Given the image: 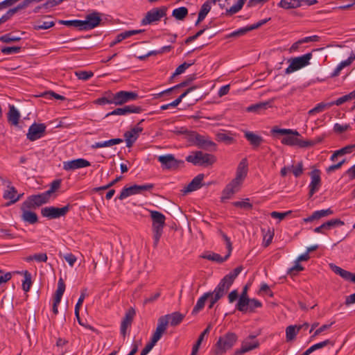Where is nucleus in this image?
<instances>
[{
  "label": "nucleus",
  "instance_id": "obj_1",
  "mask_svg": "<svg viewBox=\"0 0 355 355\" xmlns=\"http://www.w3.org/2000/svg\"><path fill=\"white\" fill-rule=\"evenodd\" d=\"M153 220L152 229L153 232V245L157 247L163 233L166 217L158 211H150Z\"/></svg>",
  "mask_w": 355,
  "mask_h": 355
},
{
  "label": "nucleus",
  "instance_id": "obj_2",
  "mask_svg": "<svg viewBox=\"0 0 355 355\" xmlns=\"http://www.w3.org/2000/svg\"><path fill=\"white\" fill-rule=\"evenodd\" d=\"M238 336L233 332H227L220 336L214 345V354L222 355L230 349L237 341Z\"/></svg>",
  "mask_w": 355,
  "mask_h": 355
},
{
  "label": "nucleus",
  "instance_id": "obj_3",
  "mask_svg": "<svg viewBox=\"0 0 355 355\" xmlns=\"http://www.w3.org/2000/svg\"><path fill=\"white\" fill-rule=\"evenodd\" d=\"M186 161L192 163L195 166L207 167L211 166L216 161L214 155L198 150L193 152L186 157Z\"/></svg>",
  "mask_w": 355,
  "mask_h": 355
},
{
  "label": "nucleus",
  "instance_id": "obj_4",
  "mask_svg": "<svg viewBox=\"0 0 355 355\" xmlns=\"http://www.w3.org/2000/svg\"><path fill=\"white\" fill-rule=\"evenodd\" d=\"M312 58V53H308L302 56L291 58L288 62L289 66L285 69V73L289 74L295 72L309 64V61Z\"/></svg>",
  "mask_w": 355,
  "mask_h": 355
},
{
  "label": "nucleus",
  "instance_id": "obj_5",
  "mask_svg": "<svg viewBox=\"0 0 355 355\" xmlns=\"http://www.w3.org/2000/svg\"><path fill=\"white\" fill-rule=\"evenodd\" d=\"M153 188H154L153 184H146L144 185L134 184L129 187H125L121 190L119 196H118L114 199V200L116 201L117 199H119L120 200H123L129 196L141 193L142 191H149Z\"/></svg>",
  "mask_w": 355,
  "mask_h": 355
},
{
  "label": "nucleus",
  "instance_id": "obj_6",
  "mask_svg": "<svg viewBox=\"0 0 355 355\" xmlns=\"http://www.w3.org/2000/svg\"><path fill=\"white\" fill-rule=\"evenodd\" d=\"M157 160L161 163L162 168L166 170H176L184 164L183 160L175 159L172 154L160 155Z\"/></svg>",
  "mask_w": 355,
  "mask_h": 355
},
{
  "label": "nucleus",
  "instance_id": "obj_7",
  "mask_svg": "<svg viewBox=\"0 0 355 355\" xmlns=\"http://www.w3.org/2000/svg\"><path fill=\"white\" fill-rule=\"evenodd\" d=\"M71 206L67 205L63 207H45L41 209V214L43 217L49 219H55L64 216L69 211Z\"/></svg>",
  "mask_w": 355,
  "mask_h": 355
},
{
  "label": "nucleus",
  "instance_id": "obj_8",
  "mask_svg": "<svg viewBox=\"0 0 355 355\" xmlns=\"http://www.w3.org/2000/svg\"><path fill=\"white\" fill-rule=\"evenodd\" d=\"M193 144L199 148L205 150H216V144L208 137L196 133L191 136Z\"/></svg>",
  "mask_w": 355,
  "mask_h": 355
},
{
  "label": "nucleus",
  "instance_id": "obj_9",
  "mask_svg": "<svg viewBox=\"0 0 355 355\" xmlns=\"http://www.w3.org/2000/svg\"><path fill=\"white\" fill-rule=\"evenodd\" d=\"M167 8L164 6L156 8L149 10L141 20L142 25L150 24L159 21L166 15Z\"/></svg>",
  "mask_w": 355,
  "mask_h": 355
},
{
  "label": "nucleus",
  "instance_id": "obj_10",
  "mask_svg": "<svg viewBox=\"0 0 355 355\" xmlns=\"http://www.w3.org/2000/svg\"><path fill=\"white\" fill-rule=\"evenodd\" d=\"M49 197L46 194L45 192L32 195L27 198V199L23 202L25 208H33L35 209L40 207L43 204L48 202Z\"/></svg>",
  "mask_w": 355,
  "mask_h": 355
},
{
  "label": "nucleus",
  "instance_id": "obj_11",
  "mask_svg": "<svg viewBox=\"0 0 355 355\" xmlns=\"http://www.w3.org/2000/svg\"><path fill=\"white\" fill-rule=\"evenodd\" d=\"M101 21V14L97 12H93L86 15L85 20H81L82 28H80V31L93 29L97 27Z\"/></svg>",
  "mask_w": 355,
  "mask_h": 355
},
{
  "label": "nucleus",
  "instance_id": "obj_12",
  "mask_svg": "<svg viewBox=\"0 0 355 355\" xmlns=\"http://www.w3.org/2000/svg\"><path fill=\"white\" fill-rule=\"evenodd\" d=\"M46 128L44 123H33L29 127L28 133L26 134L27 139L33 141L42 138L44 136Z\"/></svg>",
  "mask_w": 355,
  "mask_h": 355
},
{
  "label": "nucleus",
  "instance_id": "obj_13",
  "mask_svg": "<svg viewBox=\"0 0 355 355\" xmlns=\"http://www.w3.org/2000/svg\"><path fill=\"white\" fill-rule=\"evenodd\" d=\"M90 162L83 158H78L63 162V169L65 171H74L76 169L82 168L89 166Z\"/></svg>",
  "mask_w": 355,
  "mask_h": 355
},
{
  "label": "nucleus",
  "instance_id": "obj_14",
  "mask_svg": "<svg viewBox=\"0 0 355 355\" xmlns=\"http://www.w3.org/2000/svg\"><path fill=\"white\" fill-rule=\"evenodd\" d=\"M65 291V284L62 278H60L58 282V288L55 293L52 311L55 315L58 313V305L60 303L62 297Z\"/></svg>",
  "mask_w": 355,
  "mask_h": 355
},
{
  "label": "nucleus",
  "instance_id": "obj_15",
  "mask_svg": "<svg viewBox=\"0 0 355 355\" xmlns=\"http://www.w3.org/2000/svg\"><path fill=\"white\" fill-rule=\"evenodd\" d=\"M167 327V321L165 319V317H160L157 321V326L156 327L155 331L153 333L150 342L153 343L156 345V343L160 340L163 334L166 330Z\"/></svg>",
  "mask_w": 355,
  "mask_h": 355
},
{
  "label": "nucleus",
  "instance_id": "obj_16",
  "mask_svg": "<svg viewBox=\"0 0 355 355\" xmlns=\"http://www.w3.org/2000/svg\"><path fill=\"white\" fill-rule=\"evenodd\" d=\"M142 108L139 106H136L134 105H126L123 107H119L114 110L113 111L107 113L106 116H109L111 115H126L131 113H140L142 112Z\"/></svg>",
  "mask_w": 355,
  "mask_h": 355
},
{
  "label": "nucleus",
  "instance_id": "obj_17",
  "mask_svg": "<svg viewBox=\"0 0 355 355\" xmlns=\"http://www.w3.org/2000/svg\"><path fill=\"white\" fill-rule=\"evenodd\" d=\"M259 345V343L257 340H254V336H250L242 343L241 349L235 351V355H240L246 353L258 347Z\"/></svg>",
  "mask_w": 355,
  "mask_h": 355
},
{
  "label": "nucleus",
  "instance_id": "obj_18",
  "mask_svg": "<svg viewBox=\"0 0 355 355\" xmlns=\"http://www.w3.org/2000/svg\"><path fill=\"white\" fill-rule=\"evenodd\" d=\"M272 100H269L252 104L247 107L245 108V111L248 112H252L254 114H260L272 106Z\"/></svg>",
  "mask_w": 355,
  "mask_h": 355
},
{
  "label": "nucleus",
  "instance_id": "obj_19",
  "mask_svg": "<svg viewBox=\"0 0 355 355\" xmlns=\"http://www.w3.org/2000/svg\"><path fill=\"white\" fill-rule=\"evenodd\" d=\"M33 208H25L24 203L21 204V218L24 222L29 224H35L38 222V217L36 213L31 211Z\"/></svg>",
  "mask_w": 355,
  "mask_h": 355
},
{
  "label": "nucleus",
  "instance_id": "obj_20",
  "mask_svg": "<svg viewBox=\"0 0 355 355\" xmlns=\"http://www.w3.org/2000/svg\"><path fill=\"white\" fill-rule=\"evenodd\" d=\"M135 315V311L133 308H130L125 313V317L123 318L120 327L121 334L125 338L126 335V331L129 326H130L134 316Z\"/></svg>",
  "mask_w": 355,
  "mask_h": 355
},
{
  "label": "nucleus",
  "instance_id": "obj_21",
  "mask_svg": "<svg viewBox=\"0 0 355 355\" xmlns=\"http://www.w3.org/2000/svg\"><path fill=\"white\" fill-rule=\"evenodd\" d=\"M244 137L250 143L253 149L258 148L264 141L262 137L251 131H244Z\"/></svg>",
  "mask_w": 355,
  "mask_h": 355
},
{
  "label": "nucleus",
  "instance_id": "obj_22",
  "mask_svg": "<svg viewBox=\"0 0 355 355\" xmlns=\"http://www.w3.org/2000/svg\"><path fill=\"white\" fill-rule=\"evenodd\" d=\"M248 173V160L243 158L238 165L236 178L233 179L236 182L242 184Z\"/></svg>",
  "mask_w": 355,
  "mask_h": 355
},
{
  "label": "nucleus",
  "instance_id": "obj_23",
  "mask_svg": "<svg viewBox=\"0 0 355 355\" xmlns=\"http://www.w3.org/2000/svg\"><path fill=\"white\" fill-rule=\"evenodd\" d=\"M143 128L141 127L136 126L132 128L130 131H127L124 134L125 138L126 146L130 148L137 139L139 135L141 132Z\"/></svg>",
  "mask_w": 355,
  "mask_h": 355
},
{
  "label": "nucleus",
  "instance_id": "obj_24",
  "mask_svg": "<svg viewBox=\"0 0 355 355\" xmlns=\"http://www.w3.org/2000/svg\"><path fill=\"white\" fill-rule=\"evenodd\" d=\"M355 148V145H349L345 147L334 151V162L338 159L339 156H342L345 154H349L352 152L353 149ZM346 161L345 159H343L341 161L338 163L334 162V170L338 169L341 167L343 163Z\"/></svg>",
  "mask_w": 355,
  "mask_h": 355
},
{
  "label": "nucleus",
  "instance_id": "obj_25",
  "mask_svg": "<svg viewBox=\"0 0 355 355\" xmlns=\"http://www.w3.org/2000/svg\"><path fill=\"white\" fill-rule=\"evenodd\" d=\"M232 284V283L224 277L212 292L223 297L228 291Z\"/></svg>",
  "mask_w": 355,
  "mask_h": 355
},
{
  "label": "nucleus",
  "instance_id": "obj_26",
  "mask_svg": "<svg viewBox=\"0 0 355 355\" xmlns=\"http://www.w3.org/2000/svg\"><path fill=\"white\" fill-rule=\"evenodd\" d=\"M241 184L232 180V182L229 183L223 191L222 199L223 200L230 198L233 194L239 191V188Z\"/></svg>",
  "mask_w": 355,
  "mask_h": 355
},
{
  "label": "nucleus",
  "instance_id": "obj_27",
  "mask_svg": "<svg viewBox=\"0 0 355 355\" xmlns=\"http://www.w3.org/2000/svg\"><path fill=\"white\" fill-rule=\"evenodd\" d=\"M204 179V174L200 173L196 176L191 182L184 188V193H189L196 191L202 186V182Z\"/></svg>",
  "mask_w": 355,
  "mask_h": 355
},
{
  "label": "nucleus",
  "instance_id": "obj_28",
  "mask_svg": "<svg viewBox=\"0 0 355 355\" xmlns=\"http://www.w3.org/2000/svg\"><path fill=\"white\" fill-rule=\"evenodd\" d=\"M320 177L319 174L317 173V172H312L311 174V181L309 184V197L311 198L313 195L317 192L320 188Z\"/></svg>",
  "mask_w": 355,
  "mask_h": 355
},
{
  "label": "nucleus",
  "instance_id": "obj_29",
  "mask_svg": "<svg viewBox=\"0 0 355 355\" xmlns=\"http://www.w3.org/2000/svg\"><path fill=\"white\" fill-rule=\"evenodd\" d=\"M8 112V121L13 125H17L21 117L20 112L14 105H9Z\"/></svg>",
  "mask_w": 355,
  "mask_h": 355
},
{
  "label": "nucleus",
  "instance_id": "obj_30",
  "mask_svg": "<svg viewBox=\"0 0 355 355\" xmlns=\"http://www.w3.org/2000/svg\"><path fill=\"white\" fill-rule=\"evenodd\" d=\"M167 321V324L170 323L171 326L178 325L184 319V315L179 312H174L171 314L163 315Z\"/></svg>",
  "mask_w": 355,
  "mask_h": 355
},
{
  "label": "nucleus",
  "instance_id": "obj_31",
  "mask_svg": "<svg viewBox=\"0 0 355 355\" xmlns=\"http://www.w3.org/2000/svg\"><path fill=\"white\" fill-rule=\"evenodd\" d=\"M341 228V234L338 236V243L342 241L349 233V227L340 219H334V229Z\"/></svg>",
  "mask_w": 355,
  "mask_h": 355
},
{
  "label": "nucleus",
  "instance_id": "obj_32",
  "mask_svg": "<svg viewBox=\"0 0 355 355\" xmlns=\"http://www.w3.org/2000/svg\"><path fill=\"white\" fill-rule=\"evenodd\" d=\"M332 213L333 211L331 208L315 211L310 216L304 218V220L306 223L312 222L315 220H318L322 217L327 216Z\"/></svg>",
  "mask_w": 355,
  "mask_h": 355
},
{
  "label": "nucleus",
  "instance_id": "obj_33",
  "mask_svg": "<svg viewBox=\"0 0 355 355\" xmlns=\"http://www.w3.org/2000/svg\"><path fill=\"white\" fill-rule=\"evenodd\" d=\"M211 8V7L210 1H207L202 5L198 13V19L195 23L196 26H198L202 21L204 20L207 15L209 12Z\"/></svg>",
  "mask_w": 355,
  "mask_h": 355
},
{
  "label": "nucleus",
  "instance_id": "obj_34",
  "mask_svg": "<svg viewBox=\"0 0 355 355\" xmlns=\"http://www.w3.org/2000/svg\"><path fill=\"white\" fill-rule=\"evenodd\" d=\"M211 295V291L205 293L197 301L196 304L192 310V315H196L205 306V302L209 299Z\"/></svg>",
  "mask_w": 355,
  "mask_h": 355
},
{
  "label": "nucleus",
  "instance_id": "obj_35",
  "mask_svg": "<svg viewBox=\"0 0 355 355\" xmlns=\"http://www.w3.org/2000/svg\"><path fill=\"white\" fill-rule=\"evenodd\" d=\"M334 273L339 275L342 278H343L346 281H349L353 283H355V274H353L335 265Z\"/></svg>",
  "mask_w": 355,
  "mask_h": 355
},
{
  "label": "nucleus",
  "instance_id": "obj_36",
  "mask_svg": "<svg viewBox=\"0 0 355 355\" xmlns=\"http://www.w3.org/2000/svg\"><path fill=\"white\" fill-rule=\"evenodd\" d=\"M216 137L218 142H223L227 145H230L235 142L234 135L231 132H218Z\"/></svg>",
  "mask_w": 355,
  "mask_h": 355
},
{
  "label": "nucleus",
  "instance_id": "obj_37",
  "mask_svg": "<svg viewBox=\"0 0 355 355\" xmlns=\"http://www.w3.org/2000/svg\"><path fill=\"white\" fill-rule=\"evenodd\" d=\"M123 142L122 139L116 138V139H111L107 141H99L96 142L94 144L92 145V148H105V147H109L114 145H117Z\"/></svg>",
  "mask_w": 355,
  "mask_h": 355
},
{
  "label": "nucleus",
  "instance_id": "obj_38",
  "mask_svg": "<svg viewBox=\"0 0 355 355\" xmlns=\"http://www.w3.org/2000/svg\"><path fill=\"white\" fill-rule=\"evenodd\" d=\"M17 190L14 187H9V189L6 191L3 194V198L7 200H10V202L7 205H10L11 204L15 203L18 201L21 195H19L16 197Z\"/></svg>",
  "mask_w": 355,
  "mask_h": 355
},
{
  "label": "nucleus",
  "instance_id": "obj_39",
  "mask_svg": "<svg viewBox=\"0 0 355 355\" xmlns=\"http://www.w3.org/2000/svg\"><path fill=\"white\" fill-rule=\"evenodd\" d=\"M280 8L284 9H293L302 6V1L300 0H281L278 3Z\"/></svg>",
  "mask_w": 355,
  "mask_h": 355
},
{
  "label": "nucleus",
  "instance_id": "obj_40",
  "mask_svg": "<svg viewBox=\"0 0 355 355\" xmlns=\"http://www.w3.org/2000/svg\"><path fill=\"white\" fill-rule=\"evenodd\" d=\"M230 254H227L225 257H221L219 254L214 253V252H210L208 254H205L201 256L202 258L215 261L217 263H223L229 257Z\"/></svg>",
  "mask_w": 355,
  "mask_h": 355
},
{
  "label": "nucleus",
  "instance_id": "obj_41",
  "mask_svg": "<svg viewBox=\"0 0 355 355\" xmlns=\"http://www.w3.org/2000/svg\"><path fill=\"white\" fill-rule=\"evenodd\" d=\"M188 12L186 7H180L173 10L172 16L177 20L182 21L188 15Z\"/></svg>",
  "mask_w": 355,
  "mask_h": 355
},
{
  "label": "nucleus",
  "instance_id": "obj_42",
  "mask_svg": "<svg viewBox=\"0 0 355 355\" xmlns=\"http://www.w3.org/2000/svg\"><path fill=\"white\" fill-rule=\"evenodd\" d=\"M36 97H42L46 99H51L53 97L58 100H64L65 97L62 95H60L51 91H45L42 93L34 94Z\"/></svg>",
  "mask_w": 355,
  "mask_h": 355
},
{
  "label": "nucleus",
  "instance_id": "obj_43",
  "mask_svg": "<svg viewBox=\"0 0 355 355\" xmlns=\"http://www.w3.org/2000/svg\"><path fill=\"white\" fill-rule=\"evenodd\" d=\"M271 134L273 136H275L277 135H299V132L296 130H293L291 129H282L279 128L277 127H274L271 130Z\"/></svg>",
  "mask_w": 355,
  "mask_h": 355
},
{
  "label": "nucleus",
  "instance_id": "obj_44",
  "mask_svg": "<svg viewBox=\"0 0 355 355\" xmlns=\"http://www.w3.org/2000/svg\"><path fill=\"white\" fill-rule=\"evenodd\" d=\"M321 141L320 138L315 139H302L299 137L297 146L300 148H309L319 144Z\"/></svg>",
  "mask_w": 355,
  "mask_h": 355
},
{
  "label": "nucleus",
  "instance_id": "obj_45",
  "mask_svg": "<svg viewBox=\"0 0 355 355\" xmlns=\"http://www.w3.org/2000/svg\"><path fill=\"white\" fill-rule=\"evenodd\" d=\"M249 297H239L236 308L241 312L245 313L248 311L249 304Z\"/></svg>",
  "mask_w": 355,
  "mask_h": 355
},
{
  "label": "nucleus",
  "instance_id": "obj_46",
  "mask_svg": "<svg viewBox=\"0 0 355 355\" xmlns=\"http://www.w3.org/2000/svg\"><path fill=\"white\" fill-rule=\"evenodd\" d=\"M300 136V134L299 135H286V137L282 139V143L288 146H297Z\"/></svg>",
  "mask_w": 355,
  "mask_h": 355
},
{
  "label": "nucleus",
  "instance_id": "obj_47",
  "mask_svg": "<svg viewBox=\"0 0 355 355\" xmlns=\"http://www.w3.org/2000/svg\"><path fill=\"white\" fill-rule=\"evenodd\" d=\"M48 259L47 254L46 253H39L30 255L26 258V261L30 262L31 261H35L38 263L46 262Z\"/></svg>",
  "mask_w": 355,
  "mask_h": 355
},
{
  "label": "nucleus",
  "instance_id": "obj_48",
  "mask_svg": "<svg viewBox=\"0 0 355 355\" xmlns=\"http://www.w3.org/2000/svg\"><path fill=\"white\" fill-rule=\"evenodd\" d=\"M298 331L297 325H290L287 327L286 329V340H293L295 338Z\"/></svg>",
  "mask_w": 355,
  "mask_h": 355
},
{
  "label": "nucleus",
  "instance_id": "obj_49",
  "mask_svg": "<svg viewBox=\"0 0 355 355\" xmlns=\"http://www.w3.org/2000/svg\"><path fill=\"white\" fill-rule=\"evenodd\" d=\"M112 99L113 104H114L115 105H121L125 103L123 96V90H121L120 92L116 94L112 93Z\"/></svg>",
  "mask_w": 355,
  "mask_h": 355
},
{
  "label": "nucleus",
  "instance_id": "obj_50",
  "mask_svg": "<svg viewBox=\"0 0 355 355\" xmlns=\"http://www.w3.org/2000/svg\"><path fill=\"white\" fill-rule=\"evenodd\" d=\"M24 275V280L22 283V288L25 292H28L32 285L31 274L28 270H25Z\"/></svg>",
  "mask_w": 355,
  "mask_h": 355
},
{
  "label": "nucleus",
  "instance_id": "obj_51",
  "mask_svg": "<svg viewBox=\"0 0 355 355\" xmlns=\"http://www.w3.org/2000/svg\"><path fill=\"white\" fill-rule=\"evenodd\" d=\"M330 343L329 340H326L324 341L316 343L311 347H310L309 349H307L302 355H309L312 352H313L315 350L322 348L325 347L327 344Z\"/></svg>",
  "mask_w": 355,
  "mask_h": 355
},
{
  "label": "nucleus",
  "instance_id": "obj_52",
  "mask_svg": "<svg viewBox=\"0 0 355 355\" xmlns=\"http://www.w3.org/2000/svg\"><path fill=\"white\" fill-rule=\"evenodd\" d=\"M332 104H333V103H331V102L329 103H320L315 107H313V109H311L309 111V114L313 115L316 113L321 112L324 111L326 107H330Z\"/></svg>",
  "mask_w": 355,
  "mask_h": 355
},
{
  "label": "nucleus",
  "instance_id": "obj_53",
  "mask_svg": "<svg viewBox=\"0 0 355 355\" xmlns=\"http://www.w3.org/2000/svg\"><path fill=\"white\" fill-rule=\"evenodd\" d=\"M95 103L98 105L113 104L112 99V93L105 92L101 98L95 101Z\"/></svg>",
  "mask_w": 355,
  "mask_h": 355
},
{
  "label": "nucleus",
  "instance_id": "obj_54",
  "mask_svg": "<svg viewBox=\"0 0 355 355\" xmlns=\"http://www.w3.org/2000/svg\"><path fill=\"white\" fill-rule=\"evenodd\" d=\"M355 99V90L350 92L348 94L344 95L343 96L338 98L335 102L334 104H336L337 105H340L343 104L344 103Z\"/></svg>",
  "mask_w": 355,
  "mask_h": 355
},
{
  "label": "nucleus",
  "instance_id": "obj_55",
  "mask_svg": "<svg viewBox=\"0 0 355 355\" xmlns=\"http://www.w3.org/2000/svg\"><path fill=\"white\" fill-rule=\"evenodd\" d=\"M192 80H193V78L192 77H189V78H187L186 80H184V81L181 82L180 83L170 87L169 89H180L182 87H187V86H189V87L188 89H197L198 86H196V85H190V83Z\"/></svg>",
  "mask_w": 355,
  "mask_h": 355
},
{
  "label": "nucleus",
  "instance_id": "obj_56",
  "mask_svg": "<svg viewBox=\"0 0 355 355\" xmlns=\"http://www.w3.org/2000/svg\"><path fill=\"white\" fill-rule=\"evenodd\" d=\"M58 22L62 25L78 28L79 30H80V28H82L81 20H60Z\"/></svg>",
  "mask_w": 355,
  "mask_h": 355
},
{
  "label": "nucleus",
  "instance_id": "obj_57",
  "mask_svg": "<svg viewBox=\"0 0 355 355\" xmlns=\"http://www.w3.org/2000/svg\"><path fill=\"white\" fill-rule=\"evenodd\" d=\"M75 75L80 80H87L94 76V73L91 71H78Z\"/></svg>",
  "mask_w": 355,
  "mask_h": 355
},
{
  "label": "nucleus",
  "instance_id": "obj_58",
  "mask_svg": "<svg viewBox=\"0 0 355 355\" xmlns=\"http://www.w3.org/2000/svg\"><path fill=\"white\" fill-rule=\"evenodd\" d=\"M242 270V266L236 267L233 271L226 275L225 277L233 284L234 279L241 272Z\"/></svg>",
  "mask_w": 355,
  "mask_h": 355
},
{
  "label": "nucleus",
  "instance_id": "obj_59",
  "mask_svg": "<svg viewBox=\"0 0 355 355\" xmlns=\"http://www.w3.org/2000/svg\"><path fill=\"white\" fill-rule=\"evenodd\" d=\"M261 306H262V303L259 300H258L255 298H252V299L250 298L249 304H248L249 309H248V311L254 312L256 309L260 308Z\"/></svg>",
  "mask_w": 355,
  "mask_h": 355
},
{
  "label": "nucleus",
  "instance_id": "obj_60",
  "mask_svg": "<svg viewBox=\"0 0 355 355\" xmlns=\"http://www.w3.org/2000/svg\"><path fill=\"white\" fill-rule=\"evenodd\" d=\"M233 205L236 207L243 208L245 209H250L252 208V205L249 202V199L246 198L242 201H236L233 202Z\"/></svg>",
  "mask_w": 355,
  "mask_h": 355
},
{
  "label": "nucleus",
  "instance_id": "obj_61",
  "mask_svg": "<svg viewBox=\"0 0 355 355\" xmlns=\"http://www.w3.org/2000/svg\"><path fill=\"white\" fill-rule=\"evenodd\" d=\"M243 1L239 0L236 3L233 5L230 9L227 10V13L229 15H233L238 12L243 6Z\"/></svg>",
  "mask_w": 355,
  "mask_h": 355
},
{
  "label": "nucleus",
  "instance_id": "obj_62",
  "mask_svg": "<svg viewBox=\"0 0 355 355\" xmlns=\"http://www.w3.org/2000/svg\"><path fill=\"white\" fill-rule=\"evenodd\" d=\"M333 227V219L324 223L320 226L315 228L314 232L316 233H324V230H330Z\"/></svg>",
  "mask_w": 355,
  "mask_h": 355
},
{
  "label": "nucleus",
  "instance_id": "obj_63",
  "mask_svg": "<svg viewBox=\"0 0 355 355\" xmlns=\"http://www.w3.org/2000/svg\"><path fill=\"white\" fill-rule=\"evenodd\" d=\"M191 65V64H189V63H187V62H184L183 64H180V66H178L175 72L173 73V75L171 76V78H175V76L184 73L185 71V70L189 68L190 66Z\"/></svg>",
  "mask_w": 355,
  "mask_h": 355
},
{
  "label": "nucleus",
  "instance_id": "obj_64",
  "mask_svg": "<svg viewBox=\"0 0 355 355\" xmlns=\"http://www.w3.org/2000/svg\"><path fill=\"white\" fill-rule=\"evenodd\" d=\"M20 39H21L20 37H15L11 33H8V34L3 35L0 37V40L3 42H6V43L17 42V41L20 40Z\"/></svg>",
  "mask_w": 355,
  "mask_h": 355
}]
</instances>
